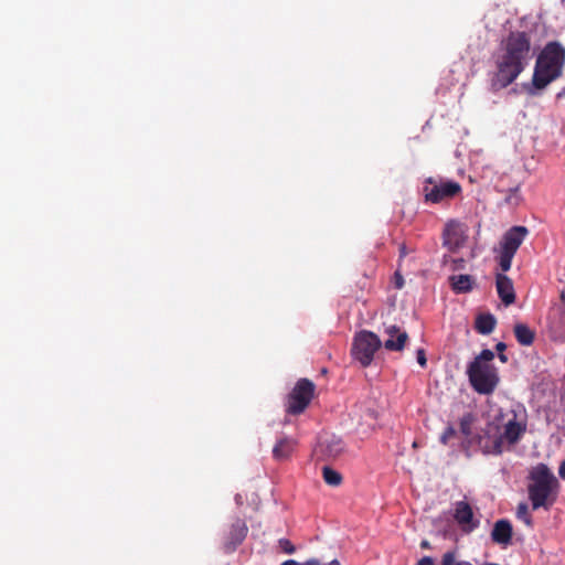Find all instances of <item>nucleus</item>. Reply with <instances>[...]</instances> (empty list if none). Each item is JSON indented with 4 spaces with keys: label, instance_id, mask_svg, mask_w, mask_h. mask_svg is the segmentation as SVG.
<instances>
[{
    "label": "nucleus",
    "instance_id": "5",
    "mask_svg": "<svg viewBox=\"0 0 565 565\" xmlns=\"http://www.w3.org/2000/svg\"><path fill=\"white\" fill-rule=\"evenodd\" d=\"M557 484V479L546 465L539 463L530 470L527 491L534 510L550 504Z\"/></svg>",
    "mask_w": 565,
    "mask_h": 565
},
{
    "label": "nucleus",
    "instance_id": "19",
    "mask_svg": "<svg viewBox=\"0 0 565 565\" xmlns=\"http://www.w3.org/2000/svg\"><path fill=\"white\" fill-rule=\"evenodd\" d=\"M495 327V318L488 315H480L476 320V329L481 334H489Z\"/></svg>",
    "mask_w": 565,
    "mask_h": 565
},
{
    "label": "nucleus",
    "instance_id": "26",
    "mask_svg": "<svg viewBox=\"0 0 565 565\" xmlns=\"http://www.w3.org/2000/svg\"><path fill=\"white\" fill-rule=\"evenodd\" d=\"M280 546L287 554H292L295 552V546L287 540H281Z\"/></svg>",
    "mask_w": 565,
    "mask_h": 565
},
{
    "label": "nucleus",
    "instance_id": "23",
    "mask_svg": "<svg viewBox=\"0 0 565 565\" xmlns=\"http://www.w3.org/2000/svg\"><path fill=\"white\" fill-rule=\"evenodd\" d=\"M471 423H472V417L470 415L463 416L460 420V429H461L462 434L467 437L471 435V429H470Z\"/></svg>",
    "mask_w": 565,
    "mask_h": 565
},
{
    "label": "nucleus",
    "instance_id": "38",
    "mask_svg": "<svg viewBox=\"0 0 565 565\" xmlns=\"http://www.w3.org/2000/svg\"><path fill=\"white\" fill-rule=\"evenodd\" d=\"M241 500H242V497L241 495H236L237 503H241Z\"/></svg>",
    "mask_w": 565,
    "mask_h": 565
},
{
    "label": "nucleus",
    "instance_id": "6",
    "mask_svg": "<svg viewBox=\"0 0 565 565\" xmlns=\"http://www.w3.org/2000/svg\"><path fill=\"white\" fill-rule=\"evenodd\" d=\"M529 234V230L525 226H513L502 237L500 243V256L499 265L502 271H508L511 268L512 259L524 242Z\"/></svg>",
    "mask_w": 565,
    "mask_h": 565
},
{
    "label": "nucleus",
    "instance_id": "35",
    "mask_svg": "<svg viewBox=\"0 0 565 565\" xmlns=\"http://www.w3.org/2000/svg\"><path fill=\"white\" fill-rule=\"evenodd\" d=\"M499 359H500V361H501V362H503V363H504V362H507V360H508V359H507V356H505L502 352H500V354H499Z\"/></svg>",
    "mask_w": 565,
    "mask_h": 565
},
{
    "label": "nucleus",
    "instance_id": "2",
    "mask_svg": "<svg viewBox=\"0 0 565 565\" xmlns=\"http://www.w3.org/2000/svg\"><path fill=\"white\" fill-rule=\"evenodd\" d=\"M524 431L525 423L519 420L516 414L512 413L502 429L497 424L490 423L486 428L484 436L480 438V444L486 454L499 455L507 445L515 444Z\"/></svg>",
    "mask_w": 565,
    "mask_h": 565
},
{
    "label": "nucleus",
    "instance_id": "18",
    "mask_svg": "<svg viewBox=\"0 0 565 565\" xmlns=\"http://www.w3.org/2000/svg\"><path fill=\"white\" fill-rule=\"evenodd\" d=\"M294 439L284 437L274 447L273 455L276 459H285L289 456L294 448Z\"/></svg>",
    "mask_w": 565,
    "mask_h": 565
},
{
    "label": "nucleus",
    "instance_id": "25",
    "mask_svg": "<svg viewBox=\"0 0 565 565\" xmlns=\"http://www.w3.org/2000/svg\"><path fill=\"white\" fill-rule=\"evenodd\" d=\"M455 429L452 427H447L443 435L440 436V441L443 444H447L448 440L455 435Z\"/></svg>",
    "mask_w": 565,
    "mask_h": 565
},
{
    "label": "nucleus",
    "instance_id": "14",
    "mask_svg": "<svg viewBox=\"0 0 565 565\" xmlns=\"http://www.w3.org/2000/svg\"><path fill=\"white\" fill-rule=\"evenodd\" d=\"M491 539L497 544L507 546L511 543L512 525L508 520H499L494 523Z\"/></svg>",
    "mask_w": 565,
    "mask_h": 565
},
{
    "label": "nucleus",
    "instance_id": "32",
    "mask_svg": "<svg viewBox=\"0 0 565 565\" xmlns=\"http://www.w3.org/2000/svg\"><path fill=\"white\" fill-rule=\"evenodd\" d=\"M495 348L499 352H503L507 345L503 342H499Z\"/></svg>",
    "mask_w": 565,
    "mask_h": 565
},
{
    "label": "nucleus",
    "instance_id": "21",
    "mask_svg": "<svg viewBox=\"0 0 565 565\" xmlns=\"http://www.w3.org/2000/svg\"><path fill=\"white\" fill-rule=\"evenodd\" d=\"M322 477L324 482L331 487H338L342 482V476L340 475V472L328 466H324L322 468Z\"/></svg>",
    "mask_w": 565,
    "mask_h": 565
},
{
    "label": "nucleus",
    "instance_id": "3",
    "mask_svg": "<svg viewBox=\"0 0 565 565\" xmlns=\"http://www.w3.org/2000/svg\"><path fill=\"white\" fill-rule=\"evenodd\" d=\"M565 50L558 43H548L536 60L533 85L537 89L546 87L562 75Z\"/></svg>",
    "mask_w": 565,
    "mask_h": 565
},
{
    "label": "nucleus",
    "instance_id": "34",
    "mask_svg": "<svg viewBox=\"0 0 565 565\" xmlns=\"http://www.w3.org/2000/svg\"><path fill=\"white\" fill-rule=\"evenodd\" d=\"M420 546H422L423 548H428V547H429V542H428V541H426V540H424V541H422Z\"/></svg>",
    "mask_w": 565,
    "mask_h": 565
},
{
    "label": "nucleus",
    "instance_id": "7",
    "mask_svg": "<svg viewBox=\"0 0 565 565\" xmlns=\"http://www.w3.org/2000/svg\"><path fill=\"white\" fill-rule=\"evenodd\" d=\"M381 345L382 342L375 333L362 330L353 339L351 353L362 366H367L372 363L374 354Z\"/></svg>",
    "mask_w": 565,
    "mask_h": 565
},
{
    "label": "nucleus",
    "instance_id": "31",
    "mask_svg": "<svg viewBox=\"0 0 565 565\" xmlns=\"http://www.w3.org/2000/svg\"><path fill=\"white\" fill-rule=\"evenodd\" d=\"M403 284H404V281H403L402 276H399L398 274H396V287H397V288H402V287H403Z\"/></svg>",
    "mask_w": 565,
    "mask_h": 565
},
{
    "label": "nucleus",
    "instance_id": "22",
    "mask_svg": "<svg viewBox=\"0 0 565 565\" xmlns=\"http://www.w3.org/2000/svg\"><path fill=\"white\" fill-rule=\"evenodd\" d=\"M516 516L520 521H522L525 525H532V518L529 514V507L526 503H520L516 508Z\"/></svg>",
    "mask_w": 565,
    "mask_h": 565
},
{
    "label": "nucleus",
    "instance_id": "24",
    "mask_svg": "<svg viewBox=\"0 0 565 565\" xmlns=\"http://www.w3.org/2000/svg\"><path fill=\"white\" fill-rule=\"evenodd\" d=\"M457 563L455 552H447L443 555L441 565H456Z\"/></svg>",
    "mask_w": 565,
    "mask_h": 565
},
{
    "label": "nucleus",
    "instance_id": "17",
    "mask_svg": "<svg viewBox=\"0 0 565 565\" xmlns=\"http://www.w3.org/2000/svg\"><path fill=\"white\" fill-rule=\"evenodd\" d=\"M451 288L457 294L468 292L473 287V278L470 275H457L449 278Z\"/></svg>",
    "mask_w": 565,
    "mask_h": 565
},
{
    "label": "nucleus",
    "instance_id": "30",
    "mask_svg": "<svg viewBox=\"0 0 565 565\" xmlns=\"http://www.w3.org/2000/svg\"><path fill=\"white\" fill-rule=\"evenodd\" d=\"M558 473H559L561 478L565 479V460L561 463Z\"/></svg>",
    "mask_w": 565,
    "mask_h": 565
},
{
    "label": "nucleus",
    "instance_id": "20",
    "mask_svg": "<svg viewBox=\"0 0 565 565\" xmlns=\"http://www.w3.org/2000/svg\"><path fill=\"white\" fill-rule=\"evenodd\" d=\"M514 334L518 342L522 345H530L534 340V332L523 323L515 324Z\"/></svg>",
    "mask_w": 565,
    "mask_h": 565
},
{
    "label": "nucleus",
    "instance_id": "39",
    "mask_svg": "<svg viewBox=\"0 0 565 565\" xmlns=\"http://www.w3.org/2000/svg\"><path fill=\"white\" fill-rule=\"evenodd\" d=\"M369 416L374 418V413H370Z\"/></svg>",
    "mask_w": 565,
    "mask_h": 565
},
{
    "label": "nucleus",
    "instance_id": "37",
    "mask_svg": "<svg viewBox=\"0 0 565 565\" xmlns=\"http://www.w3.org/2000/svg\"><path fill=\"white\" fill-rule=\"evenodd\" d=\"M327 565H340V563L337 559L331 561Z\"/></svg>",
    "mask_w": 565,
    "mask_h": 565
},
{
    "label": "nucleus",
    "instance_id": "29",
    "mask_svg": "<svg viewBox=\"0 0 565 565\" xmlns=\"http://www.w3.org/2000/svg\"><path fill=\"white\" fill-rule=\"evenodd\" d=\"M300 565H321L320 562L316 558L308 559L305 563H300Z\"/></svg>",
    "mask_w": 565,
    "mask_h": 565
},
{
    "label": "nucleus",
    "instance_id": "27",
    "mask_svg": "<svg viewBox=\"0 0 565 565\" xmlns=\"http://www.w3.org/2000/svg\"><path fill=\"white\" fill-rule=\"evenodd\" d=\"M417 362L420 366H426L427 360L425 356V351L423 349L417 350Z\"/></svg>",
    "mask_w": 565,
    "mask_h": 565
},
{
    "label": "nucleus",
    "instance_id": "36",
    "mask_svg": "<svg viewBox=\"0 0 565 565\" xmlns=\"http://www.w3.org/2000/svg\"><path fill=\"white\" fill-rule=\"evenodd\" d=\"M456 565H472V564L468 561H460Z\"/></svg>",
    "mask_w": 565,
    "mask_h": 565
},
{
    "label": "nucleus",
    "instance_id": "1",
    "mask_svg": "<svg viewBox=\"0 0 565 565\" xmlns=\"http://www.w3.org/2000/svg\"><path fill=\"white\" fill-rule=\"evenodd\" d=\"M533 52L524 32H512L501 42L495 57V83L505 87L514 82L532 60Z\"/></svg>",
    "mask_w": 565,
    "mask_h": 565
},
{
    "label": "nucleus",
    "instance_id": "13",
    "mask_svg": "<svg viewBox=\"0 0 565 565\" xmlns=\"http://www.w3.org/2000/svg\"><path fill=\"white\" fill-rule=\"evenodd\" d=\"M247 526L245 522L237 520L231 526L228 536L225 541V548L227 552H233L245 540L247 534Z\"/></svg>",
    "mask_w": 565,
    "mask_h": 565
},
{
    "label": "nucleus",
    "instance_id": "12",
    "mask_svg": "<svg viewBox=\"0 0 565 565\" xmlns=\"http://www.w3.org/2000/svg\"><path fill=\"white\" fill-rule=\"evenodd\" d=\"M384 334L388 338L384 341V348L388 351H402L408 339L406 331L395 324L384 327Z\"/></svg>",
    "mask_w": 565,
    "mask_h": 565
},
{
    "label": "nucleus",
    "instance_id": "10",
    "mask_svg": "<svg viewBox=\"0 0 565 565\" xmlns=\"http://www.w3.org/2000/svg\"><path fill=\"white\" fill-rule=\"evenodd\" d=\"M467 227L457 221H450L444 230V245L455 252L459 249L466 242Z\"/></svg>",
    "mask_w": 565,
    "mask_h": 565
},
{
    "label": "nucleus",
    "instance_id": "33",
    "mask_svg": "<svg viewBox=\"0 0 565 565\" xmlns=\"http://www.w3.org/2000/svg\"><path fill=\"white\" fill-rule=\"evenodd\" d=\"M281 565H300V563H298L295 559H288V561H285Z\"/></svg>",
    "mask_w": 565,
    "mask_h": 565
},
{
    "label": "nucleus",
    "instance_id": "28",
    "mask_svg": "<svg viewBox=\"0 0 565 565\" xmlns=\"http://www.w3.org/2000/svg\"><path fill=\"white\" fill-rule=\"evenodd\" d=\"M416 565H434V561L431 557L425 556Z\"/></svg>",
    "mask_w": 565,
    "mask_h": 565
},
{
    "label": "nucleus",
    "instance_id": "11",
    "mask_svg": "<svg viewBox=\"0 0 565 565\" xmlns=\"http://www.w3.org/2000/svg\"><path fill=\"white\" fill-rule=\"evenodd\" d=\"M454 519L463 532L470 533L479 526L475 519L471 505L466 501H458L454 504Z\"/></svg>",
    "mask_w": 565,
    "mask_h": 565
},
{
    "label": "nucleus",
    "instance_id": "8",
    "mask_svg": "<svg viewBox=\"0 0 565 565\" xmlns=\"http://www.w3.org/2000/svg\"><path fill=\"white\" fill-rule=\"evenodd\" d=\"M461 191V186L455 181L433 180L428 179L424 186V194L426 201L431 203H439L444 200L454 198Z\"/></svg>",
    "mask_w": 565,
    "mask_h": 565
},
{
    "label": "nucleus",
    "instance_id": "15",
    "mask_svg": "<svg viewBox=\"0 0 565 565\" xmlns=\"http://www.w3.org/2000/svg\"><path fill=\"white\" fill-rule=\"evenodd\" d=\"M497 291H498V295L501 298L502 302L505 306H510L514 302V300H515L514 288H513L512 280L508 276H505L503 274H499L497 276Z\"/></svg>",
    "mask_w": 565,
    "mask_h": 565
},
{
    "label": "nucleus",
    "instance_id": "9",
    "mask_svg": "<svg viewBox=\"0 0 565 565\" xmlns=\"http://www.w3.org/2000/svg\"><path fill=\"white\" fill-rule=\"evenodd\" d=\"M313 392L315 384L311 381L307 379L298 381L289 395L287 412L290 414L302 413L309 405L313 396Z\"/></svg>",
    "mask_w": 565,
    "mask_h": 565
},
{
    "label": "nucleus",
    "instance_id": "4",
    "mask_svg": "<svg viewBox=\"0 0 565 565\" xmlns=\"http://www.w3.org/2000/svg\"><path fill=\"white\" fill-rule=\"evenodd\" d=\"M493 359L494 353L486 349L468 365L467 374L470 384L480 394H490L498 385L497 369L491 363Z\"/></svg>",
    "mask_w": 565,
    "mask_h": 565
},
{
    "label": "nucleus",
    "instance_id": "16",
    "mask_svg": "<svg viewBox=\"0 0 565 565\" xmlns=\"http://www.w3.org/2000/svg\"><path fill=\"white\" fill-rule=\"evenodd\" d=\"M323 452L329 457H338L344 450V443L338 436H328L320 443Z\"/></svg>",
    "mask_w": 565,
    "mask_h": 565
}]
</instances>
